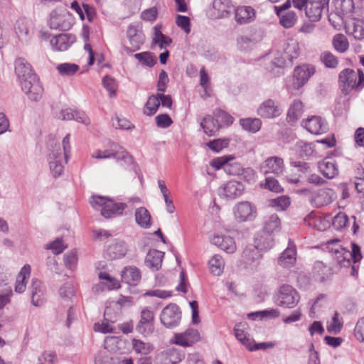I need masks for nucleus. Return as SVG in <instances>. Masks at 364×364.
Returning a JSON list of instances; mask_svg holds the SVG:
<instances>
[{
	"label": "nucleus",
	"mask_w": 364,
	"mask_h": 364,
	"mask_svg": "<svg viewBox=\"0 0 364 364\" xmlns=\"http://www.w3.org/2000/svg\"><path fill=\"white\" fill-rule=\"evenodd\" d=\"M90 203L93 208H101V215L105 218H109L113 215H122V211L127 207L124 203H114L112 199L102 196H92Z\"/></svg>",
	"instance_id": "nucleus-1"
},
{
	"label": "nucleus",
	"mask_w": 364,
	"mask_h": 364,
	"mask_svg": "<svg viewBox=\"0 0 364 364\" xmlns=\"http://www.w3.org/2000/svg\"><path fill=\"white\" fill-rule=\"evenodd\" d=\"M275 304L287 309L294 308L300 300L297 290L289 284H282L275 291L274 295Z\"/></svg>",
	"instance_id": "nucleus-2"
},
{
	"label": "nucleus",
	"mask_w": 364,
	"mask_h": 364,
	"mask_svg": "<svg viewBox=\"0 0 364 364\" xmlns=\"http://www.w3.org/2000/svg\"><path fill=\"white\" fill-rule=\"evenodd\" d=\"M339 82L343 92L348 93L353 89L364 86V74L360 70L345 69L339 74Z\"/></svg>",
	"instance_id": "nucleus-3"
},
{
	"label": "nucleus",
	"mask_w": 364,
	"mask_h": 364,
	"mask_svg": "<svg viewBox=\"0 0 364 364\" xmlns=\"http://www.w3.org/2000/svg\"><path fill=\"white\" fill-rule=\"evenodd\" d=\"M272 247V243L268 240L267 245L258 243L257 245H250L242 252L244 262L251 267H256L262 257L261 251H266Z\"/></svg>",
	"instance_id": "nucleus-4"
},
{
	"label": "nucleus",
	"mask_w": 364,
	"mask_h": 364,
	"mask_svg": "<svg viewBox=\"0 0 364 364\" xmlns=\"http://www.w3.org/2000/svg\"><path fill=\"white\" fill-rule=\"evenodd\" d=\"M181 319V311L175 304H170L164 307L160 315L161 323L168 328L178 326Z\"/></svg>",
	"instance_id": "nucleus-5"
},
{
	"label": "nucleus",
	"mask_w": 364,
	"mask_h": 364,
	"mask_svg": "<svg viewBox=\"0 0 364 364\" xmlns=\"http://www.w3.org/2000/svg\"><path fill=\"white\" fill-rule=\"evenodd\" d=\"M299 54V46L296 41L290 40L287 41L283 48L281 57H276L274 63L279 67H283L291 63Z\"/></svg>",
	"instance_id": "nucleus-6"
},
{
	"label": "nucleus",
	"mask_w": 364,
	"mask_h": 364,
	"mask_svg": "<svg viewBox=\"0 0 364 364\" xmlns=\"http://www.w3.org/2000/svg\"><path fill=\"white\" fill-rule=\"evenodd\" d=\"M282 113L280 103L272 99L263 101L257 107V114L261 118L270 119L279 117Z\"/></svg>",
	"instance_id": "nucleus-7"
},
{
	"label": "nucleus",
	"mask_w": 364,
	"mask_h": 364,
	"mask_svg": "<svg viewBox=\"0 0 364 364\" xmlns=\"http://www.w3.org/2000/svg\"><path fill=\"white\" fill-rule=\"evenodd\" d=\"M233 213L237 222L252 221L257 216V208L251 203L242 201L235 205Z\"/></svg>",
	"instance_id": "nucleus-8"
},
{
	"label": "nucleus",
	"mask_w": 364,
	"mask_h": 364,
	"mask_svg": "<svg viewBox=\"0 0 364 364\" xmlns=\"http://www.w3.org/2000/svg\"><path fill=\"white\" fill-rule=\"evenodd\" d=\"M91 157L96 159L114 158L117 161L130 159L131 156L125 150L117 144H112L108 149H97L91 154Z\"/></svg>",
	"instance_id": "nucleus-9"
},
{
	"label": "nucleus",
	"mask_w": 364,
	"mask_h": 364,
	"mask_svg": "<svg viewBox=\"0 0 364 364\" xmlns=\"http://www.w3.org/2000/svg\"><path fill=\"white\" fill-rule=\"evenodd\" d=\"M336 198L335 191L331 188H324L311 193L310 203L316 208H321L331 204Z\"/></svg>",
	"instance_id": "nucleus-10"
},
{
	"label": "nucleus",
	"mask_w": 364,
	"mask_h": 364,
	"mask_svg": "<svg viewBox=\"0 0 364 364\" xmlns=\"http://www.w3.org/2000/svg\"><path fill=\"white\" fill-rule=\"evenodd\" d=\"M68 156L63 154L62 149L58 146L55 147L48 156L50 169L54 177L62 174L64 170L63 162H67Z\"/></svg>",
	"instance_id": "nucleus-11"
},
{
	"label": "nucleus",
	"mask_w": 364,
	"mask_h": 364,
	"mask_svg": "<svg viewBox=\"0 0 364 364\" xmlns=\"http://www.w3.org/2000/svg\"><path fill=\"white\" fill-rule=\"evenodd\" d=\"M21 86L31 100L38 101L41 98L43 90L36 75L30 76V80L22 81Z\"/></svg>",
	"instance_id": "nucleus-12"
},
{
	"label": "nucleus",
	"mask_w": 364,
	"mask_h": 364,
	"mask_svg": "<svg viewBox=\"0 0 364 364\" xmlns=\"http://www.w3.org/2000/svg\"><path fill=\"white\" fill-rule=\"evenodd\" d=\"M31 303L35 306H41L45 301L46 287L39 279L33 278L28 287Z\"/></svg>",
	"instance_id": "nucleus-13"
},
{
	"label": "nucleus",
	"mask_w": 364,
	"mask_h": 364,
	"mask_svg": "<svg viewBox=\"0 0 364 364\" xmlns=\"http://www.w3.org/2000/svg\"><path fill=\"white\" fill-rule=\"evenodd\" d=\"M15 32L21 42H28L33 33V23L26 18L18 19L14 26Z\"/></svg>",
	"instance_id": "nucleus-14"
},
{
	"label": "nucleus",
	"mask_w": 364,
	"mask_h": 364,
	"mask_svg": "<svg viewBox=\"0 0 364 364\" xmlns=\"http://www.w3.org/2000/svg\"><path fill=\"white\" fill-rule=\"evenodd\" d=\"M200 338V333L198 330L189 328L183 333H175L171 342L183 347H188L198 341Z\"/></svg>",
	"instance_id": "nucleus-15"
},
{
	"label": "nucleus",
	"mask_w": 364,
	"mask_h": 364,
	"mask_svg": "<svg viewBox=\"0 0 364 364\" xmlns=\"http://www.w3.org/2000/svg\"><path fill=\"white\" fill-rule=\"evenodd\" d=\"M244 191L243 185L236 181H230L220 187L218 194L221 198L232 200L240 196Z\"/></svg>",
	"instance_id": "nucleus-16"
},
{
	"label": "nucleus",
	"mask_w": 364,
	"mask_h": 364,
	"mask_svg": "<svg viewBox=\"0 0 364 364\" xmlns=\"http://www.w3.org/2000/svg\"><path fill=\"white\" fill-rule=\"evenodd\" d=\"M315 73V68L310 65L298 66L294 71V86L299 89Z\"/></svg>",
	"instance_id": "nucleus-17"
},
{
	"label": "nucleus",
	"mask_w": 364,
	"mask_h": 364,
	"mask_svg": "<svg viewBox=\"0 0 364 364\" xmlns=\"http://www.w3.org/2000/svg\"><path fill=\"white\" fill-rule=\"evenodd\" d=\"M303 127L313 134H322L326 133L328 128L327 123L318 116H312L302 122Z\"/></svg>",
	"instance_id": "nucleus-18"
},
{
	"label": "nucleus",
	"mask_w": 364,
	"mask_h": 364,
	"mask_svg": "<svg viewBox=\"0 0 364 364\" xmlns=\"http://www.w3.org/2000/svg\"><path fill=\"white\" fill-rule=\"evenodd\" d=\"M154 314L148 308H144L141 312V318L136 326L138 332L142 334H150L154 331Z\"/></svg>",
	"instance_id": "nucleus-19"
},
{
	"label": "nucleus",
	"mask_w": 364,
	"mask_h": 364,
	"mask_svg": "<svg viewBox=\"0 0 364 364\" xmlns=\"http://www.w3.org/2000/svg\"><path fill=\"white\" fill-rule=\"evenodd\" d=\"M184 358L179 350L171 348L159 353L156 357V364H178Z\"/></svg>",
	"instance_id": "nucleus-20"
},
{
	"label": "nucleus",
	"mask_w": 364,
	"mask_h": 364,
	"mask_svg": "<svg viewBox=\"0 0 364 364\" xmlns=\"http://www.w3.org/2000/svg\"><path fill=\"white\" fill-rule=\"evenodd\" d=\"M296 261V250L295 245L289 240L288 247L278 258V264L284 268H290Z\"/></svg>",
	"instance_id": "nucleus-21"
},
{
	"label": "nucleus",
	"mask_w": 364,
	"mask_h": 364,
	"mask_svg": "<svg viewBox=\"0 0 364 364\" xmlns=\"http://www.w3.org/2000/svg\"><path fill=\"white\" fill-rule=\"evenodd\" d=\"M15 73L21 84L22 81L30 80V76L36 75L31 65L22 58H17L15 61Z\"/></svg>",
	"instance_id": "nucleus-22"
},
{
	"label": "nucleus",
	"mask_w": 364,
	"mask_h": 364,
	"mask_svg": "<svg viewBox=\"0 0 364 364\" xmlns=\"http://www.w3.org/2000/svg\"><path fill=\"white\" fill-rule=\"evenodd\" d=\"M261 169L264 174L272 173L279 175L284 169L283 159L277 156L270 157L264 162Z\"/></svg>",
	"instance_id": "nucleus-23"
},
{
	"label": "nucleus",
	"mask_w": 364,
	"mask_h": 364,
	"mask_svg": "<svg viewBox=\"0 0 364 364\" xmlns=\"http://www.w3.org/2000/svg\"><path fill=\"white\" fill-rule=\"evenodd\" d=\"M211 243L227 253L231 254L236 250L235 242L230 236L214 235L211 239Z\"/></svg>",
	"instance_id": "nucleus-24"
},
{
	"label": "nucleus",
	"mask_w": 364,
	"mask_h": 364,
	"mask_svg": "<svg viewBox=\"0 0 364 364\" xmlns=\"http://www.w3.org/2000/svg\"><path fill=\"white\" fill-rule=\"evenodd\" d=\"M127 247L125 242L120 240H115L107 249L106 255L110 259H117L125 256Z\"/></svg>",
	"instance_id": "nucleus-25"
},
{
	"label": "nucleus",
	"mask_w": 364,
	"mask_h": 364,
	"mask_svg": "<svg viewBox=\"0 0 364 364\" xmlns=\"http://www.w3.org/2000/svg\"><path fill=\"white\" fill-rule=\"evenodd\" d=\"M75 41V36L71 34H60L53 37L50 44L56 50H66Z\"/></svg>",
	"instance_id": "nucleus-26"
},
{
	"label": "nucleus",
	"mask_w": 364,
	"mask_h": 364,
	"mask_svg": "<svg viewBox=\"0 0 364 364\" xmlns=\"http://www.w3.org/2000/svg\"><path fill=\"white\" fill-rule=\"evenodd\" d=\"M213 9L215 18H225L234 10V6L230 0H214Z\"/></svg>",
	"instance_id": "nucleus-27"
},
{
	"label": "nucleus",
	"mask_w": 364,
	"mask_h": 364,
	"mask_svg": "<svg viewBox=\"0 0 364 364\" xmlns=\"http://www.w3.org/2000/svg\"><path fill=\"white\" fill-rule=\"evenodd\" d=\"M234 331L236 338L247 349H251V344L254 343V340L248 333L247 324L246 323L236 324Z\"/></svg>",
	"instance_id": "nucleus-28"
},
{
	"label": "nucleus",
	"mask_w": 364,
	"mask_h": 364,
	"mask_svg": "<svg viewBox=\"0 0 364 364\" xmlns=\"http://www.w3.org/2000/svg\"><path fill=\"white\" fill-rule=\"evenodd\" d=\"M235 11V18L239 24H245L255 18V10L250 6H239Z\"/></svg>",
	"instance_id": "nucleus-29"
},
{
	"label": "nucleus",
	"mask_w": 364,
	"mask_h": 364,
	"mask_svg": "<svg viewBox=\"0 0 364 364\" xmlns=\"http://www.w3.org/2000/svg\"><path fill=\"white\" fill-rule=\"evenodd\" d=\"M200 126L204 132L208 136L215 135L221 127L219 119H215L214 115L205 117L200 123Z\"/></svg>",
	"instance_id": "nucleus-30"
},
{
	"label": "nucleus",
	"mask_w": 364,
	"mask_h": 364,
	"mask_svg": "<svg viewBox=\"0 0 364 364\" xmlns=\"http://www.w3.org/2000/svg\"><path fill=\"white\" fill-rule=\"evenodd\" d=\"M318 167L321 173L327 178H333L338 173L336 164L329 159H324L318 162Z\"/></svg>",
	"instance_id": "nucleus-31"
},
{
	"label": "nucleus",
	"mask_w": 364,
	"mask_h": 364,
	"mask_svg": "<svg viewBox=\"0 0 364 364\" xmlns=\"http://www.w3.org/2000/svg\"><path fill=\"white\" fill-rule=\"evenodd\" d=\"M324 6H321V3L316 1H309L306 6V16L312 22H316L320 20L321 13Z\"/></svg>",
	"instance_id": "nucleus-32"
},
{
	"label": "nucleus",
	"mask_w": 364,
	"mask_h": 364,
	"mask_svg": "<svg viewBox=\"0 0 364 364\" xmlns=\"http://www.w3.org/2000/svg\"><path fill=\"white\" fill-rule=\"evenodd\" d=\"M305 223L317 230L323 231L330 226L328 220L322 218L321 216L316 215L313 212L304 218Z\"/></svg>",
	"instance_id": "nucleus-33"
},
{
	"label": "nucleus",
	"mask_w": 364,
	"mask_h": 364,
	"mask_svg": "<svg viewBox=\"0 0 364 364\" xmlns=\"http://www.w3.org/2000/svg\"><path fill=\"white\" fill-rule=\"evenodd\" d=\"M164 255L163 252L156 250H150L145 258L146 265L151 269L158 270L161 266Z\"/></svg>",
	"instance_id": "nucleus-34"
},
{
	"label": "nucleus",
	"mask_w": 364,
	"mask_h": 364,
	"mask_svg": "<svg viewBox=\"0 0 364 364\" xmlns=\"http://www.w3.org/2000/svg\"><path fill=\"white\" fill-rule=\"evenodd\" d=\"M141 279V274L135 267H125L122 272V280L130 285H136Z\"/></svg>",
	"instance_id": "nucleus-35"
},
{
	"label": "nucleus",
	"mask_w": 364,
	"mask_h": 364,
	"mask_svg": "<svg viewBox=\"0 0 364 364\" xmlns=\"http://www.w3.org/2000/svg\"><path fill=\"white\" fill-rule=\"evenodd\" d=\"M136 223L142 228H149L151 226V216L144 207H140L135 211Z\"/></svg>",
	"instance_id": "nucleus-36"
},
{
	"label": "nucleus",
	"mask_w": 364,
	"mask_h": 364,
	"mask_svg": "<svg viewBox=\"0 0 364 364\" xmlns=\"http://www.w3.org/2000/svg\"><path fill=\"white\" fill-rule=\"evenodd\" d=\"M31 267L28 264L24 265L16 279L15 285V291L17 293H23L25 291L26 288V280L30 277Z\"/></svg>",
	"instance_id": "nucleus-37"
},
{
	"label": "nucleus",
	"mask_w": 364,
	"mask_h": 364,
	"mask_svg": "<svg viewBox=\"0 0 364 364\" xmlns=\"http://www.w3.org/2000/svg\"><path fill=\"white\" fill-rule=\"evenodd\" d=\"M127 37L131 45L135 49H139L140 46L142 45L144 41L143 33L134 25L129 26L127 29Z\"/></svg>",
	"instance_id": "nucleus-38"
},
{
	"label": "nucleus",
	"mask_w": 364,
	"mask_h": 364,
	"mask_svg": "<svg viewBox=\"0 0 364 364\" xmlns=\"http://www.w3.org/2000/svg\"><path fill=\"white\" fill-rule=\"evenodd\" d=\"M121 314L122 310L120 309L119 304H114L112 302L109 306H107L105 310V321H110L111 323H114L119 319Z\"/></svg>",
	"instance_id": "nucleus-39"
},
{
	"label": "nucleus",
	"mask_w": 364,
	"mask_h": 364,
	"mask_svg": "<svg viewBox=\"0 0 364 364\" xmlns=\"http://www.w3.org/2000/svg\"><path fill=\"white\" fill-rule=\"evenodd\" d=\"M210 272L215 276L220 275L225 267V262L219 255H215L208 262Z\"/></svg>",
	"instance_id": "nucleus-40"
},
{
	"label": "nucleus",
	"mask_w": 364,
	"mask_h": 364,
	"mask_svg": "<svg viewBox=\"0 0 364 364\" xmlns=\"http://www.w3.org/2000/svg\"><path fill=\"white\" fill-rule=\"evenodd\" d=\"M281 222L277 214L268 216L264 223V230L267 233H272L280 230Z\"/></svg>",
	"instance_id": "nucleus-41"
},
{
	"label": "nucleus",
	"mask_w": 364,
	"mask_h": 364,
	"mask_svg": "<svg viewBox=\"0 0 364 364\" xmlns=\"http://www.w3.org/2000/svg\"><path fill=\"white\" fill-rule=\"evenodd\" d=\"M333 48L341 53L346 52L349 48V42L346 36L342 33L335 35L332 40Z\"/></svg>",
	"instance_id": "nucleus-42"
},
{
	"label": "nucleus",
	"mask_w": 364,
	"mask_h": 364,
	"mask_svg": "<svg viewBox=\"0 0 364 364\" xmlns=\"http://www.w3.org/2000/svg\"><path fill=\"white\" fill-rule=\"evenodd\" d=\"M161 26H156L154 28V36L153 38V43L159 45L161 49L165 48L168 46L172 41L171 39L164 35L161 31Z\"/></svg>",
	"instance_id": "nucleus-43"
},
{
	"label": "nucleus",
	"mask_w": 364,
	"mask_h": 364,
	"mask_svg": "<svg viewBox=\"0 0 364 364\" xmlns=\"http://www.w3.org/2000/svg\"><path fill=\"white\" fill-rule=\"evenodd\" d=\"M159 106L160 101L158 95H152L148 98L144 107L143 112L147 116H152L157 112Z\"/></svg>",
	"instance_id": "nucleus-44"
},
{
	"label": "nucleus",
	"mask_w": 364,
	"mask_h": 364,
	"mask_svg": "<svg viewBox=\"0 0 364 364\" xmlns=\"http://www.w3.org/2000/svg\"><path fill=\"white\" fill-rule=\"evenodd\" d=\"M344 251H348V250L343 248L340 245H338L336 249H331V253L334 255V259L341 267H349L350 260L349 257H346Z\"/></svg>",
	"instance_id": "nucleus-45"
},
{
	"label": "nucleus",
	"mask_w": 364,
	"mask_h": 364,
	"mask_svg": "<svg viewBox=\"0 0 364 364\" xmlns=\"http://www.w3.org/2000/svg\"><path fill=\"white\" fill-rule=\"evenodd\" d=\"M277 15L279 17L280 24L285 28L293 27L297 21V16L294 11L278 13Z\"/></svg>",
	"instance_id": "nucleus-46"
},
{
	"label": "nucleus",
	"mask_w": 364,
	"mask_h": 364,
	"mask_svg": "<svg viewBox=\"0 0 364 364\" xmlns=\"http://www.w3.org/2000/svg\"><path fill=\"white\" fill-rule=\"evenodd\" d=\"M98 277L100 279H105L107 280V283L104 284L102 283L99 285H97L96 287H93V291L97 292L99 291L100 286V285H107V289L109 290L116 289L120 287V284L118 280H117L115 278L109 276L107 273L105 272H101L99 273Z\"/></svg>",
	"instance_id": "nucleus-47"
},
{
	"label": "nucleus",
	"mask_w": 364,
	"mask_h": 364,
	"mask_svg": "<svg viewBox=\"0 0 364 364\" xmlns=\"http://www.w3.org/2000/svg\"><path fill=\"white\" fill-rule=\"evenodd\" d=\"M122 360L113 358L107 350L99 352L95 358V364H122Z\"/></svg>",
	"instance_id": "nucleus-48"
},
{
	"label": "nucleus",
	"mask_w": 364,
	"mask_h": 364,
	"mask_svg": "<svg viewBox=\"0 0 364 364\" xmlns=\"http://www.w3.org/2000/svg\"><path fill=\"white\" fill-rule=\"evenodd\" d=\"M58 73L64 77L74 75L80 69L78 65L70 63H60L56 67Z\"/></svg>",
	"instance_id": "nucleus-49"
},
{
	"label": "nucleus",
	"mask_w": 364,
	"mask_h": 364,
	"mask_svg": "<svg viewBox=\"0 0 364 364\" xmlns=\"http://www.w3.org/2000/svg\"><path fill=\"white\" fill-rule=\"evenodd\" d=\"M303 113V104L299 100H294L292 104L290 105V107L288 110L287 118L290 121H296L297 120Z\"/></svg>",
	"instance_id": "nucleus-50"
},
{
	"label": "nucleus",
	"mask_w": 364,
	"mask_h": 364,
	"mask_svg": "<svg viewBox=\"0 0 364 364\" xmlns=\"http://www.w3.org/2000/svg\"><path fill=\"white\" fill-rule=\"evenodd\" d=\"M261 120L258 118H247L240 119V125L247 131L255 133L259 130L261 127Z\"/></svg>",
	"instance_id": "nucleus-51"
},
{
	"label": "nucleus",
	"mask_w": 364,
	"mask_h": 364,
	"mask_svg": "<svg viewBox=\"0 0 364 364\" xmlns=\"http://www.w3.org/2000/svg\"><path fill=\"white\" fill-rule=\"evenodd\" d=\"M279 316V311L277 309H270L264 311L252 312L248 314V318L252 320L262 319L264 318H277Z\"/></svg>",
	"instance_id": "nucleus-52"
},
{
	"label": "nucleus",
	"mask_w": 364,
	"mask_h": 364,
	"mask_svg": "<svg viewBox=\"0 0 364 364\" xmlns=\"http://www.w3.org/2000/svg\"><path fill=\"white\" fill-rule=\"evenodd\" d=\"M321 62L328 68H336L338 65V59L330 51H323L319 56Z\"/></svg>",
	"instance_id": "nucleus-53"
},
{
	"label": "nucleus",
	"mask_w": 364,
	"mask_h": 364,
	"mask_svg": "<svg viewBox=\"0 0 364 364\" xmlns=\"http://www.w3.org/2000/svg\"><path fill=\"white\" fill-rule=\"evenodd\" d=\"M343 318L340 316L339 314L336 311L331 322L327 325V331L331 333L338 334L343 327Z\"/></svg>",
	"instance_id": "nucleus-54"
},
{
	"label": "nucleus",
	"mask_w": 364,
	"mask_h": 364,
	"mask_svg": "<svg viewBox=\"0 0 364 364\" xmlns=\"http://www.w3.org/2000/svg\"><path fill=\"white\" fill-rule=\"evenodd\" d=\"M64 16L58 14L56 11H53L50 14L49 19V26L52 29H64L63 24Z\"/></svg>",
	"instance_id": "nucleus-55"
},
{
	"label": "nucleus",
	"mask_w": 364,
	"mask_h": 364,
	"mask_svg": "<svg viewBox=\"0 0 364 364\" xmlns=\"http://www.w3.org/2000/svg\"><path fill=\"white\" fill-rule=\"evenodd\" d=\"M132 346L137 353H140L141 355H148L153 349L152 346L150 343H144L137 339L132 340Z\"/></svg>",
	"instance_id": "nucleus-56"
},
{
	"label": "nucleus",
	"mask_w": 364,
	"mask_h": 364,
	"mask_svg": "<svg viewBox=\"0 0 364 364\" xmlns=\"http://www.w3.org/2000/svg\"><path fill=\"white\" fill-rule=\"evenodd\" d=\"M330 269L322 262H316L314 266V273L321 281H324L329 274Z\"/></svg>",
	"instance_id": "nucleus-57"
},
{
	"label": "nucleus",
	"mask_w": 364,
	"mask_h": 364,
	"mask_svg": "<svg viewBox=\"0 0 364 364\" xmlns=\"http://www.w3.org/2000/svg\"><path fill=\"white\" fill-rule=\"evenodd\" d=\"M134 56L141 63L149 67H152L156 63V58L148 52L136 53Z\"/></svg>",
	"instance_id": "nucleus-58"
},
{
	"label": "nucleus",
	"mask_w": 364,
	"mask_h": 364,
	"mask_svg": "<svg viewBox=\"0 0 364 364\" xmlns=\"http://www.w3.org/2000/svg\"><path fill=\"white\" fill-rule=\"evenodd\" d=\"M242 168H243L240 164L235 162L232 159H230L225 167V171L230 175L239 176L241 174Z\"/></svg>",
	"instance_id": "nucleus-59"
},
{
	"label": "nucleus",
	"mask_w": 364,
	"mask_h": 364,
	"mask_svg": "<svg viewBox=\"0 0 364 364\" xmlns=\"http://www.w3.org/2000/svg\"><path fill=\"white\" fill-rule=\"evenodd\" d=\"M296 149L301 157H309L314 154V149L311 144L299 141L296 144Z\"/></svg>",
	"instance_id": "nucleus-60"
},
{
	"label": "nucleus",
	"mask_w": 364,
	"mask_h": 364,
	"mask_svg": "<svg viewBox=\"0 0 364 364\" xmlns=\"http://www.w3.org/2000/svg\"><path fill=\"white\" fill-rule=\"evenodd\" d=\"M230 140L228 139H218L210 141L207 144V146L215 152L220 151L223 149L227 147L229 144Z\"/></svg>",
	"instance_id": "nucleus-61"
},
{
	"label": "nucleus",
	"mask_w": 364,
	"mask_h": 364,
	"mask_svg": "<svg viewBox=\"0 0 364 364\" xmlns=\"http://www.w3.org/2000/svg\"><path fill=\"white\" fill-rule=\"evenodd\" d=\"M102 85L109 92L110 97L115 96L117 85L113 77L108 75L105 76L102 79Z\"/></svg>",
	"instance_id": "nucleus-62"
},
{
	"label": "nucleus",
	"mask_w": 364,
	"mask_h": 364,
	"mask_svg": "<svg viewBox=\"0 0 364 364\" xmlns=\"http://www.w3.org/2000/svg\"><path fill=\"white\" fill-rule=\"evenodd\" d=\"M348 221V216L346 213L340 212L333 219L332 224L337 230H341L346 227Z\"/></svg>",
	"instance_id": "nucleus-63"
},
{
	"label": "nucleus",
	"mask_w": 364,
	"mask_h": 364,
	"mask_svg": "<svg viewBox=\"0 0 364 364\" xmlns=\"http://www.w3.org/2000/svg\"><path fill=\"white\" fill-rule=\"evenodd\" d=\"M354 336L358 341L364 342V317L357 321L354 328Z\"/></svg>",
	"instance_id": "nucleus-64"
}]
</instances>
